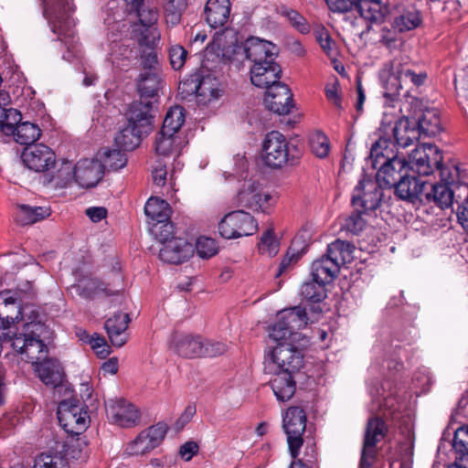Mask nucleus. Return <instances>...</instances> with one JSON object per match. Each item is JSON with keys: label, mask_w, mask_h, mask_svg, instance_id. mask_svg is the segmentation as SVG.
Wrapping results in <instances>:
<instances>
[{"label": "nucleus", "mask_w": 468, "mask_h": 468, "mask_svg": "<svg viewBox=\"0 0 468 468\" xmlns=\"http://www.w3.org/2000/svg\"><path fill=\"white\" fill-rule=\"evenodd\" d=\"M306 313L301 307L281 311L271 326L270 337L277 345L268 350L264 369L269 374H296L303 367V347L307 340L298 331L307 324Z\"/></svg>", "instance_id": "1"}, {"label": "nucleus", "mask_w": 468, "mask_h": 468, "mask_svg": "<svg viewBox=\"0 0 468 468\" xmlns=\"http://www.w3.org/2000/svg\"><path fill=\"white\" fill-rule=\"evenodd\" d=\"M441 177L443 183L433 185L428 180L414 179L415 186L411 189V205L417 211L427 212L426 205L434 203L441 209L449 208L453 202H457V194L462 186L461 172L458 166L441 169Z\"/></svg>", "instance_id": "2"}, {"label": "nucleus", "mask_w": 468, "mask_h": 468, "mask_svg": "<svg viewBox=\"0 0 468 468\" xmlns=\"http://www.w3.org/2000/svg\"><path fill=\"white\" fill-rule=\"evenodd\" d=\"M45 16L48 20L51 30L59 37L72 38L74 36V12L72 0H44Z\"/></svg>", "instance_id": "3"}, {"label": "nucleus", "mask_w": 468, "mask_h": 468, "mask_svg": "<svg viewBox=\"0 0 468 468\" xmlns=\"http://www.w3.org/2000/svg\"><path fill=\"white\" fill-rule=\"evenodd\" d=\"M411 119L420 136L433 137L442 130L441 114L438 109L429 104L424 99L411 95Z\"/></svg>", "instance_id": "4"}, {"label": "nucleus", "mask_w": 468, "mask_h": 468, "mask_svg": "<svg viewBox=\"0 0 468 468\" xmlns=\"http://www.w3.org/2000/svg\"><path fill=\"white\" fill-rule=\"evenodd\" d=\"M442 154L432 144H420L411 151V184L414 179L424 180L431 176L436 169H442Z\"/></svg>", "instance_id": "5"}, {"label": "nucleus", "mask_w": 468, "mask_h": 468, "mask_svg": "<svg viewBox=\"0 0 468 468\" xmlns=\"http://www.w3.org/2000/svg\"><path fill=\"white\" fill-rule=\"evenodd\" d=\"M218 230L222 238L236 239L255 234L258 223L250 213L237 210L226 214L220 219Z\"/></svg>", "instance_id": "6"}, {"label": "nucleus", "mask_w": 468, "mask_h": 468, "mask_svg": "<svg viewBox=\"0 0 468 468\" xmlns=\"http://www.w3.org/2000/svg\"><path fill=\"white\" fill-rule=\"evenodd\" d=\"M58 419L61 427L71 434H80L90 426L87 407L74 400H64L58 407Z\"/></svg>", "instance_id": "7"}, {"label": "nucleus", "mask_w": 468, "mask_h": 468, "mask_svg": "<svg viewBox=\"0 0 468 468\" xmlns=\"http://www.w3.org/2000/svg\"><path fill=\"white\" fill-rule=\"evenodd\" d=\"M238 205L256 211H267L275 202V197L253 179L246 180L238 195Z\"/></svg>", "instance_id": "8"}, {"label": "nucleus", "mask_w": 468, "mask_h": 468, "mask_svg": "<svg viewBox=\"0 0 468 468\" xmlns=\"http://www.w3.org/2000/svg\"><path fill=\"white\" fill-rule=\"evenodd\" d=\"M306 416L299 407L289 408L282 418V428L287 434V442L292 458H296L303 445V433L305 431Z\"/></svg>", "instance_id": "9"}, {"label": "nucleus", "mask_w": 468, "mask_h": 468, "mask_svg": "<svg viewBox=\"0 0 468 468\" xmlns=\"http://www.w3.org/2000/svg\"><path fill=\"white\" fill-rule=\"evenodd\" d=\"M261 158L272 168L285 165L289 160V144L283 134L277 131L269 133L262 143Z\"/></svg>", "instance_id": "10"}, {"label": "nucleus", "mask_w": 468, "mask_h": 468, "mask_svg": "<svg viewBox=\"0 0 468 468\" xmlns=\"http://www.w3.org/2000/svg\"><path fill=\"white\" fill-rule=\"evenodd\" d=\"M166 431L167 425L163 422L149 427L127 444L126 453L129 455H143L151 452L161 443Z\"/></svg>", "instance_id": "11"}, {"label": "nucleus", "mask_w": 468, "mask_h": 468, "mask_svg": "<svg viewBox=\"0 0 468 468\" xmlns=\"http://www.w3.org/2000/svg\"><path fill=\"white\" fill-rule=\"evenodd\" d=\"M410 176V165L406 158L392 156L381 164L376 175L380 187H391L399 180Z\"/></svg>", "instance_id": "12"}, {"label": "nucleus", "mask_w": 468, "mask_h": 468, "mask_svg": "<svg viewBox=\"0 0 468 468\" xmlns=\"http://www.w3.org/2000/svg\"><path fill=\"white\" fill-rule=\"evenodd\" d=\"M103 172V165L97 156L84 158L74 166V179L80 186L90 188L101 181Z\"/></svg>", "instance_id": "13"}, {"label": "nucleus", "mask_w": 468, "mask_h": 468, "mask_svg": "<svg viewBox=\"0 0 468 468\" xmlns=\"http://www.w3.org/2000/svg\"><path fill=\"white\" fill-rule=\"evenodd\" d=\"M108 418L120 427L129 428L139 422L140 414L132 403L123 400H110L106 403Z\"/></svg>", "instance_id": "14"}, {"label": "nucleus", "mask_w": 468, "mask_h": 468, "mask_svg": "<svg viewBox=\"0 0 468 468\" xmlns=\"http://www.w3.org/2000/svg\"><path fill=\"white\" fill-rule=\"evenodd\" d=\"M380 188L377 180L376 182L370 179L361 181L354 190L353 205L362 207L365 211L376 209L382 198Z\"/></svg>", "instance_id": "15"}, {"label": "nucleus", "mask_w": 468, "mask_h": 468, "mask_svg": "<svg viewBox=\"0 0 468 468\" xmlns=\"http://www.w3.org/2000/svg\"><path fill=\"white\" fill-rule=\"evenodd\" d=\"M266 108L277 114H288L292 108V94L282 82L271 85L264 96Z\"/></svg>", "instance_id": "16"}, {"label": "nucleus", "mask_w": 468, "mask_h": 468, "mask_svg": "<svg viewBox=\"0 0 468 468\" xmlns=\"http://www.w3.org/2000/svg\"><path fill=\"white\" fill-rule=\"evenodd\" d=\"M22 160L30 170L42 172L54 165L55 154L48 146L35 144L24 150Z\"/></svg>", "instance_id": "17"}, {"label": "nucleus", "mask_w": 468, "mask_h": 468, "mask_svg": "<svg viewBox=\"0 0 468 468\" xmlns=\"http://www.w3.org/2000/svg\"><path fill=\"white\" fill-rule=\"evenodd\" d=\"M194 253L193 246L185 239H171L170 241L162 244L159 250V258L161 261L179 264L187 261Z\"/></svg>", "instance_id": "18"}, {"label": "nucleus", "mask_w": 468, "mask_h": 468, "mask_svg": "<svg viewBox=\"0 0 468 468\" xmlns=\"http://www.w3.org/2000/svg\"><path fill=\"white\" fill-rule=\"evenodd\" d=\"M385 432L386 426L381 419L372 418L368 420L364 440L361 465L369 466L371 464L374 457V448L378 442L383 440Z\"/></svg>", "instance_id": "19"}, {"label": "nucleus", "mask_w": 468, "mask_h": 468, "mask_svg": "<svg viewBox=\"0 0 468 468\" xmlns=\"http://www.w3.org/2000/svg\"><path fill=\"white\" fill-rule=\"evenodd\" d=\"M146 60L149 62L151 69L141 74L137 88L141 98L150 100L157 94L161 87L162 79L160 70L156 68L158 64L157 57L150 54Z\"/></svg>", "instance_id": "20"}, {"label": "nucleus", "mask_w": 468, "mask_h": 468, "mask_svg": "<svg viewBox=\"0 0 468 468\" xmlns=\"http://www.w3.org/2000/svg\"><path fill=\"white\" fill-rule=\"evenodd\" d=\"M281 72V68L275 60L252 64L250 80L254 86L268 90L271 85L280 82Z\"/></svg>", "instance_id": "21"}, {"label": "nucleus", "mask_w": 468, "mask_h": 468, "mask_svg": "<svg viewBox=\"0 0 468 468\" xmlns=\"http://www.w3.org/2000/svg\"><path fill=\"white\" fill-rule=\"evenodd\" d=\"M246 58L253 64L275 60L277 50L275 46L259 37L248 38L243 46Z\"/></svg>", "instance_id": "22"}, {"label": "nucleus", "mask_w": 468, "mask_h": 468, "mask_svg": "<svg viewBox=\"0 0 468 468\" xmlns=\"http://www.w3.org/2000/svg\"><path fill=\"white\" fill-rule=\"evenodd\" d=\"M153 101L141 98L133 101L127 112V122L139 129L150 132L153 123Z\"/></svg>", "instance_id": "23"}, {"label": "nucleus", "mask_w": 468, "mask_h": 468, "mask_svg": "<svg viewBox=\"0 0 468 468\" xmlns=\"http://www.w3.org/2000/svg\"><path fill=\"white\" fill-rule=\"evenodd\" d=\"M171 348L184 357L203 356V341L199 336L176 334L172 339Z\"/></svg>", "instance_id": "24"}, {"label": "nucleus", "mask_w": 468, "mask_h": 468, "mask_svg": "<svg viewBox=\"0 0 468 468\" xmlns=\"http://www.w3.org/2000/svg\"><path fill=\"white\" fill-rule=\"evenodd\" d=\"M129 322V315L123 313L115 314L105 322V330L114 346L121 347L127 342L126 329Z\"/></svg>", "instance_id": "25"}, {"label": "nucleus", "mask_w": 468, "mask_h": 468, "mask_svg": "<svg viewBox=\"0 0 468 468\" xmlns=\"http://www.w3.org/2000/svg\"><path fill=\"white\" fill-rule=\"evenodd\" d=\"M186 144V142L183 137L160 131L155 137L154 150L158 155L176 157Z\"/></svg>", "instance_id": "26"}, {"label": "nucleus", "mask_w": 468, "mask_h": 468, "mask_svg": "<svg viewBox=\"0 0 468 468\" xmlns=\"http://www.w3.org/2000/svg\"><path fill=\"white\" fill-rule=\"evenodd\" d=\"M35 371L47 386L58 387L63 381L64 373L60 364L55 359L34 362Z\"/></svg>", "instance_id": "27"}, {"label": "nucleus", "mask_w": 468, "mask_h": 468, "mask_svg": "<svg viewBox=\"0 0 468 468\" xmlns=\"http://www.w3.org/2000/svg\"><path fill=\"white\" fill-rule=\"evenodd\" d=\"M410 70L401 71L399 69H383L380 73V82L384 89L383 95L394 100L399 93L402 81L406 80Z\"/></svg>", "instance_id": "28"}, {"label": "nucleus", "mask_w": 468, "mask_h": 468, "mask_svg": "<svg viewBox=\"0 0 468 468\" xmlns=\"http://www.w3.org/2000/svg\"><path fill=\"white\" fill-rule=\"evenodd\" d=\"M230 13L229 0H207L205 14L206 20L211 27L224 26Z\"/></svg>", "instance_id": "29"}, {"label": "nucleus", "mask_w": 468, "mask_h": 468, "mask_svg": "<svg viewBox=\"0 0 468 468\" xmlns=\"http://www.w3.org/2000/svg\"><path fill=\"white\" fill-rule=\"evenodd\" d=\"M339 268L327 255L315 260L312 264V277L320 283L328 284L336 278Z\"/></svg>", "instance_id": "30"}, {"label": "nucleus", "mask_w": 468, "mask_h": 468, "mask_svg": "<svg viewBox=\"0 0 468 468\" xmlns=\"http://www.w3.org/2000/svg\"><path fill=\"white\" fill-rule=\"evenodd\" d=\"M271 380V389L280 401H287L292 398L295 392V374H272Z\"/></svg>", "instance_id": "31"}, {"label": "nucleus", "mask_w": 468, "mask_h": 468, "mask_svg": "<svg viewBox=\"0 0 468 468\" xmlns=\"http://www.w3.org/2000/svg\"><path fill=\"white\" fill-rule=\"evenodd\" d=\"M146 133H148V132L127 122V125L118 133L114 140L119 147L126 151H131L140 144L142 136Z\"/></svg>", "instance_id": "32"}, {"label": "nucleus", "mask_w": 468, "mask_h": 468, "mask_svg": "<svg viewBox=\"0 0 468 468\" xmlns=\"http://www.w3.org/2000/svg\"><path fill=\"white\" fill-rule=\"evenodd\" d=\"M354 246L349 242L343 240H335L328 245L326 255L335 262L340 269L342 265L350 263L354 259Z\"/></svg>", "instance_id": "33"}, {"label": "nucleus", "mask_w": 468, "mask_h": 468, "mask_svg": "<svg viewBox=\"0 0 468 468\" xmlns=\"http://www.w3.org/2000/svg\"><path fill=\"white\" fill-rule=\"evenodd\" d=\"M198 101L203 104L218 100L221 95L218 82L211 77H204L196 87Z\"/></svg>", "instance_id": "34"}, {"label": "nucleus", "mask_w": 468, "mask_h": 468, "mask_svg": "<svg viewBox=\"0 0 468 468\" xmlns=\"http://www.w3.org/2000/svg\"><path fill=\"white\" fill-rule=\"evenodd\" d=\"M144 212L153 221L159 222L169 219L172 208L164 199L150 197L145 204Z\"/></svg>", "instance_id": "35"}, {"label": "nucleus", "mask_w": 468, "mask_h": 468, "mask_svg": "<svg viewBox=\"0 0 468 468\" xmlns=\"http://www.w3.org/2000/svg\"><path fill=\"white\" fill-rule=\"evenodd\" d=\"M356 5L366 20L376 22L384 16L385 7L380 0H357Z\"/></svg>", "instance_id": "36"}, {"label": "nucleus", "mask_w": 468, "mask_h": 468, "mask_svg": "<svg viewBox=\"0 0 468 468\" xmlns=\"http://www.w3.org/2000/svg\"><path fill=\"white\" fill-rule=\"evenodd\" d=\"M13 347L21 354H26L29 360L37 358L33 347L37 352L43 351L45 344L38 338L25 335L24 336H16L13 341Z\"/></svg>", "instance_id": "37"}, {"label": "nucleus", "mask_w": 468, "mask_h": 468, "mask_svg": "<svg viewBox=\"0 0 468 468\" xmlns=\"http://www.w3.org/2000/svg\"><path fill=\"white\" fill-rule=\"evenodd\" d=\"M161 3L166 23L171 26L177 25L187 7V0H161Z\"/></svg>", "instance_id": "38"}, {"label": "nucleus", "mask_w": 468, "mask_h": 468, "mask_svg": "<svg viewBox=\"0 0 468 468\" xmlns=\"http://www.w3.org/2000/svg\"><path fill=\"white\" fill-rule=\"evenodd\" d=\"M40 134L38 126L29 122L17 124L13 133L16 142L20 144H31L39 138Z\"/></svg>", "instance_id": "39"}, {"label": "nucleus", "mask_w": 468, "mask_h": 468, "mask_svg": "<svg viewBox=\"0 0 468 468\" xmlns=\"http://www.w3.org/2000/svg\"><path fill=\"white\" fill-rule=\"evenodd\" d=\"M97 157L100 161H101L103 168L107 166L112 170L121 169L124 167L127 163L125 154L120 150H110L103 148L98 152Z\"/></svg>", "instance_id": "40"}, {"label": "nucleus", "mask_w": 468, "mask_h": 468, "mask_svg": "<svg viewBox=\"0 0 468 468\" xmlns=\"http://www.w3.org/2000/svg\"><path fill=\"white\" fill-rule=\"evenodd\" d=\"M185 122V111L181 106L170 108L165 117L161 131L176 134Z\"/></svg>", "instance_id": "41"}, {"label": "nucleus", "mask_w": 468, "mask_h": 468, "mask_svg": "<svg viewBox=\"0 0 468 468\" xmlns=\"http://www.w3.org/2000/svg\"><path fill=\"white\" fill-rule=\"evenodd\" d=\"M33 468H68V462L61 452H48L36 458Z\"/></svg>", "instance_id": "42"}, {"label": "nucleus", "mask_w": 468, "mask_h": 468, "mask_svg": "<svg viewBox=\"0 0 468 468\" xmlns=\"http://www.w3.org/2000/svg\"><path fill=\"white\" fill-rule=\"evenodd\" d=\"M50 215V209L43 207L21 206L18 212V220L21 224H34Z\"/></svg>", "instance_id": "43"}, {"label": "nucleus", "mask_w": 468, "mask_h": 468, "mask_svg": "<svg viewBox=\"0 0 468 468\" xmlns=\"http://www.w3.org/2000/svg\"><path fill=\"white\" fill-rule=\"evenodd\" d=\"M390 144L391 142L386 138H379L372 144L369 161L373 168L377 169L378 164L381 165L385 161H388V157H391L388 151Z\"/></svg>", "instance_id": "44"}, {"label": "nucleus", "mask_w": 468, "mask_h": 468, "mask_svg": "<svg viewBox=\"0 0 468 468\" xmlns=\"http://www.w3.org/2000/svg\"><path fill=\"white\" fill-rule=\"evenodd\" d=\"M79 335L101 358H105L111 354V347L103 336L98 334L88 335L86 332H82Z\"/></svg>", "instance_id": "45"}, {"label": "nucleus", "mask_w": 468, "mask_h": 468, "mask_svg": "<svg viewBox=\"0 0 468 468\" xmlns=\"http://www.w3.org/2000/svg\"><path fill=\"white\" fill-rule=\"evenodd\" d=\"M77 293L85 299H92L102 291L101 283L94 278H83L74 286Z\"/></svg>", "instance_id": "46"}, {"label": "nucleus", "mask_w": 468, "mask_h": 468, "mask_svg": "<svg viewBox=\"0 0 468 468\" xmlns=\"http://www.w3.org/2000/svg\"><path fill=\"white\" fill-rule=\"evenodd\" d=\"M136 8L137 16L144 26L154 25L158 19V11L155 7L146 6L144 0H124Z\"/></svg>", "instance_id": "47"}, {"label": "nucleus", "mask_w": 468, "mask_h": 468, "mask_svg": "<svg viewBox=\"0 0 468 468\" xmlns=\"http://www.w3.org/2000/svg\"><path fill=\"white\" fill-rule=\"evenodd\" d=\"M312 152L319 158L328 155L330 144L327 136L321 131H315L311 133L309 138Z\"/></svg>", "instance_id": "48"}, {"label": "nucleus", "mask_w": 468, "mask_h": 468, "mask_svg": "<svg viewBox=\"0 0 468 468\" xmlns=\"http://www.w3.org/2000/svg\"><path fill=\"white\" fill-rule=\"evenodd\" d=\"M324 283L315 282H305L302 285L301 294L304 299L313 303H319L325 297Z\"/></svg>", "instance_id": "49"}, {"label": "nucleus", "mask_w": 468, "mask_h": 468, "mask_svg": "<svg viewBox=\"0 0 468 468\" xmlns=\"http://www.w3.org/2000/svg\"><path fill=\"white\" fill-rule=\"evenodd\" d=\"M456 204L458 222L464 229H468V184L459 188Z\"/></svg>", "instance_id": "50"}, {"label": "nucleus", "mask_w": 468, "mask_h": 468, "mask_svg": "<svg viewBox=\"0 0 468 468\" xmlns=\"http://www.w3.org/2000/svg\"><path fill=\"white\" fill-rule=\"evenodd\" d=\"M152 232L161 244L170 241L174 237V225L169 219L154 222L152 225Z\"/></svg>", "instance_id": "51"}, {"label": "nucleus", "mask_w": 468, "mask_h": 468, "mask_svg": "<svg viewBox=\"0 0 468 468\" xmlns=\"http://www.w3.org/2000/svg\"><path fill=\"white\" fill-rule=\"evenodd\" d=\"M280 243L271 229L264 232L259 242V250L261 254L274 256L279 251Z\"/></svg>", "instance_id": "52"}, {"label": "nucleus", "mask_w": 468, "mask_h": 468, "mask_svg": "<svg viewBox=\"0 0 468 468\" xmlns=\"http://www.w3.org/2000/svg\"><path fill=\"white\" fill-rule=\"evenodd\" d=\"M393 133L398 145L404 148L410 145V119L408 117L400 118L396 122Z\"/></svg>", "instance_id": "53"}, {"label": "nucleus", "mask_w": 468, "mask_h": 468, "mask_svg": "<svg viewBox=\"0 0 468 468\" xmlns=\"http://www.w3.org/2000/svg\"><path fill=\"white\" fill-rule=\"evenodd\" d=\"M366 211L354 212L346 217L342 224V228L353 234H358L366 227L367 220L364 218Z\"/></svg>", "instance_id": "54"}, {"label": "nucleus", "mask_w": 468, "mask_h": 468, "mask_svg": "<svg viewBox=\"0 0 468 468\" xmlns=\"http://www.w3.org/2000/svg\"><path fill=\"white\" fill-rule=\"evenodd\" d=\"M197 253L200 258L208 259L218 253V246L215 239L207 237H200L196 243Z\"/></svg>", "instance_id": "55"}, {"label": "nucleus", "mask_w": 468, "mask_h": 468, "mask_svg": "<svg viewBox=\"0 0 468 468\" xmlns=\"http://www.w3.org/2000/svg\"><path fill=\"white\" fill-rule=\"evenodd\" d=\"M431 88V81L426 70H416L411 69V91L416 90L423 93Z\"/></svg>", "instance_id": "56"}, {"label": "nucleus", "mask_w": 468, "mask_h": 468, "mask_svg": "<svg viewBox=\"0 0 468 468\" xmlns=\"http://www.w3.org/2000/svg\"><path fill=\"white\" fill-rule=\"evenodd\" d=\"M21 119L20 112L15 109H8L5 112V118L1 121V130L5 134H13L16 127Z\"/></svg>", "instance_id": "57"}, {"label": "nucleus", "mask_w": 468, "mask_h": 468, "mask_svg": "<svg viewBox=\"0 0 468 468\" xmlns=\"http://www.w3.org/2000/svg\"><path fill=\"white\" fill-rule=\"evenodd\" d=\"M187 57V51L180 45H173L169 48V58L171 66L174 69H180L183 68Z\"/></svg>", "instance_id": "58"}, {"label": "nucleus", "mask_w": 468, "mask_h": 468, "mask_svg": "<svg viewBox=\"0 0 468 468\" xmlns=\"http://www.w3.org/2000/svg\"><path fill=\"white\" fill-rule=\"evenodd\" d=\"M74 179V168L70 165H63L57 172L54 177V184L58 187L66 186L71 180Z\"/></svg>", "instance_id": "59"}, {"label": "nucleus", "mask_w": 468, "mask_h": 468, "mask_svg": "<svg viewBox=\"0 0 468 468\" xmlns=\"http://www.w3.org/2000/svg\"><path fill=\"white\" fill-rule=\"evenodd\" d=\"M328 8L335 13H346L350 11L357 0H325Z\"/></svg>", "instance_id": "60"}, {"label": "nucleus", "mask_w": 468, "mask_h": 468, "mask_svg": "<svg viewBox=\"0 0 468 468\" xmlns=\"http://www.w3.org/2000/svg\"><path fill=\"white\" fill-rule=\"evenodd\" d=\"M284 16L300 32L305 33L308 31V27L304 22V18L298 12L294 10H287L284 12Z\"/></svg>", "instance_id": "61"}, {"label": "nucleus", "mask_w": 468, "mask_h": 468, "mask_svg": "<svg viewBox=\"0 0 468 468\" xmlns=\"http://www.w3.org/2000/svg\"><path fill=\"white\" fill-rule=\"evenodd\" d=\"M227 350V346L223 343H203V356H216L224 354Z\"/></svg>", "instance_id": "62"}, {"label": "nucleus", "mask_w": 468, "mask_h": 468, "mask_svg": "<svg viewBox=\"0 0 468 468\" xmlns=\"http://www.w3.org/2000/svg\"><path fill=\"white\" fill-rule=\"evenodd\" d=\"M198 452V445L195 441H186L179 449V455L186 462H189Z\"/></svg>", "instance_id": "63"}, {"label": "nucleus", "mask_w": 468, "mask_h": 468, "mask_svg": "<svg viewBox=\"0 0 468 468\" xmlns=\"http://www.w3.org/2000/svg\"><path fill=\"white\" fill-rule=\"evenodd\" d=\"M300 258L298 252H294L292 249L287 252L285 257L282 260L277 275H281L288 271L292 265H293Z\"/></svg>", "instance_id": "64"}]
</instances>
